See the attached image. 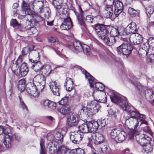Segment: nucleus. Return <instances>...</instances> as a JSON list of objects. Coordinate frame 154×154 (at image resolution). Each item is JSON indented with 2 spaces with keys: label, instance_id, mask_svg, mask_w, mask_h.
<instances>
[{
  "label": "nucleus",
  "instance_id": "f257e3e1",
  "mask_svg": "<svg viewBox=\"0 0 154 154\" xmlns=\"http://www.w3.org/2000/svg\"><path fill=\"white\" fill-rule=\"evenodd\" d=\"M31 6L34 11H37L40 13H41L44 11L46 19L48 20L50 17L51 11L50 8L48 7H46L43 10V0H35L33 2Z\"/></svg>",
  "mask_w": 154,
  "mask_h": 154
},
{
  "label": "nucleus",
  "instance_id": "f03ea898",
  "mask_svg": "<svg viewBox=\"0 0 154 154\" xmlns=\"http://www.w3.org/2000/svg\"><path fill=\"white\" fill-rule=\"evenodd\" d=\"M81 71L85 74V78L88 79L91 87H93L95 84V87L98 90L102 91L104 90L105 86L104 85L101 83L97 82L96 79L85 69H82Z\"/></svg>",
  "mask_w": 154,
  "mask_h": 154
},
{
  "label": "nucleus",
  "instance_id": "7ed1b4c3",
  "mask_svg": "<svg viewBox=\"0 0 154 154\" xmlns=\"http://www.w3.org/2000/svg\"><path fill=\"white\" fill-rule=\"evenodd\" d=\"M35 57L36 58L33 59H29L30 62L32 63V68L35 71L40 72L42 69L44 65H43L39 60L40 58V56L38 52H35Z\"/></svg>",
  "mask_w": 154,
  "mask_h": 154
},
{
  "label": "nucleus",
  "instance_id": "20e7f679",
  "mask_svg": "<svg viewBox=\"0 0 154 154\" xmlns=\"http://www.w3.org/2000/svg\"><path fill=\"white\" fill-rule=\"evenodd\" d=\"M132 49V47L131 45L125 42L117 47V51L119 54L127 55L131 53Z\"/></svg>",
  "mask_w": 154,
  "mask_h": 154
},
{
  "label": "nucleus",
  "instance_id": "39448f33",
  "mask_svg": "<svg viewBox=\"0 0 154 154\" xmlns=\"http://www.w3.org/2000/svg\"><path fill=\"white\" fill-rule=\"evenodd\" d=\"M63 14V20L60 26V29L63 30H68L70 29L73 26L71 18L69 16L68 13Z\"/></svg>",
  "mask_w": 154,
  "mask_h": 154
},
{
  "label": "nucleus",
  "instance_id": "423d86ee",
  "mask_svg": "<svg viewBox=\"0 0 154 154\" xmlns=\"http://www.w3.org/2000/svg\"><path fill=\"white\" fill-rule=\"evenodd\" d=\"M106 26L103 24L100 23H97L94 25V29L100 38L106 35L107 33Z\"/></svg>",
  "mask_w": 154,
  "mask_h": 154
},
{
  "label": "nucleus",
  "instance_id": "0eeeda50",
  "mask_svg": "<svg viewBox=\"0 0 154 154\" xmlns=\"http://www.w3.org/2000/svg\"><path fill=\"white\" fill-rule=\"evenodd\" d=\"M83 44L80 41L75 40L73 42V47L69 45H67V46L74 52L77 53L82 51Z\"/></svg>",
  "mask_w": 154,
  "mask_h": 154
},
{
  "label": "nucleus",
  "instance_id": "6e6552de",
  "mask_svg": "<svg viewBox=\"0 0 154 154\" xmlns=\"http://www.w3.org/2000/svg\"><path fill=\"white\" fill-rule=\"evenodd\" d=\"M136 137V140L138 143L143 146L148 143L151 140L150 137L142 134L137 135Z\"/></svg>",
  "mask_w": 154,
  "mask_h": 154
},
{
  "label": "nucleus",
  "instance_id": "1a4fd4ad",
  "mask_svg": "<svg viewBox=\"0 0 154 154\" xmlns=\"http://www.w3.org/2000/svg\"><path fill=\"white\" fill-rule=\"evenodd\" d=\"M83 137V134L78 131L76 133L72 132L70 135V139L72 142L75 144H79Z\"/></svg>",
  "mask_w": 154,
  "mask_h": 154
},
{
  "label": "nucleus",
  "instance_id": "9d476101",
  "mask_svg": "<svg viewBox=\"0 0 154 154\" xmlns=\"http://www.w3.org/2000/svg\"><path fill=\"white\" fill-rule=\"evenodd\" d=\"M112 101L114 103L117 104L120 106L124 101L126 100V98L124 97L121 96L119 94L115 93L110 96Z\"/></svg>",
  "mask_w": 154,
  "mask_h": 154
},
{
  "label": "nucleus",
  "instance_id": "9b49d317",
  "mask_svg": "<svg viewBox=\"0 0 154 154\" xmlns=\"http://www.w3.org/2000/svg\"><path fill=\"white\" fill-rule=\"evenodd\" d=\"M139 123L136 119L128 118L126 120L125 124L128 128L134 130L138 126Z\"/></svg>",
  "mask_w": 154,
  "mask_h": 154
},
{
  "label": "nucleus",
  "instance_id": "f8f14e48",
  "mask_svg": "<svg viewBox=\"0 0 154 154\" xmlns=\"http://www.w3.org/2000/svg\"><path fill=\"white\" fill-rule=\"evenodd\" d=\"M129 39L131 43L133 45L140 44L143 41L142 36L138 33L132 34L129 37Z\"/></svg>",
  "mask_w": 154,
  "mask_h": 154
},
{
  "label": "nucleus",
  "instance_id": "ddd939ff",
  "mask_svg": "<svg viewBox=\"0 0 154 154\" xmlns=\"http://www.w3.org/2000/svg\"><path fill=\"white\" fill-rule=\"evenodd\" d=\"M49 87L54 95L57 96L60 95L61 91V86L56 82H50Z\"/></svg>",
  "mask_w": 154,
  "mask_h": 154
},
{
  "label": "nucleus",
  "instance_id": "4468645a",
  "mask_svg": "<svg viewBox=\"0 0 154 154\" xmlns=\"http://www.w3.org/2000/svg\"><path fill=\"white\" fill-rule=\"evenodd\" d=\"M30 2L28 0H23L21 4V11L24 12L25 14L30 15L31 11L30 8Z\"/></svg>",
  "mask_w": 154,
  "mask_h": 154
},
{
  "label": "nucleus",
  "instance_id": "2eb2a0df",
  "mask_svg": "<svg viewBox=\"0 0 154 154\" xmlns=\"http://www.w3.org/2000/svg\"><path fill=\"white\" fill-rule=\"evenodd\" d=\"M78 10L79 13L76 12H75V13L77 17L78 23L79 25L82 26V29L85 27V25L84 21V17L83 11L80 5L78 6Z\"/></svg>",
  "mask_w": 154,
  "mask_h": 154
},
{
  "label": "nucleus",
  "instance_id": "dca6fc26",
  "mask_svg": "<svg viewBox=\"0 0 154 154\" xmlns=\"http://www.w3.org/2000/svg\"><path fill=\"white\" fill-rule=\"evenodd\" d=\"M141 49H140L139 53L140 55H141L143 57L147 55L151 48L148 41L141 45Z\"/></svg>",
  "mask_w": 154,
  "mask_h": 154
},
{
  "label": "nucleus",
  "instance_id": "f3484780",
  "mask_svg": "<svg viewBox=\"0 0 154 154\" xmlns=\"http://www.w3.org/2000/svg\"><path fill=\"white\" fill-rule=\"evenodd\" d=\"M79 121L75 116L73 114L69 115L67 118L66 125L68 127H72L78 125Z\"/></svg>",
  "mask_w": 154,
  "mask_h": 154
},
{
  "label": "nucleus",
  "instance_id": "a211bd4d",
  "mask_svg": "<svg viewBox=\"0 0 154 154\" xmlns=\"http://www.w3.org/2000/svg\"><path fill=\"white\" fill-rule=\"evenodd\" d=\"M10 25L16 29L21 32L25 31V28L21 23L19 22L16 19H11L10 21Z\"/></svg>",
  "mask_w": 154,
  "mask_h": 154
},
{
  "label": "nucleus",
  "instance_id": "6ab92c4d",
  "mask_svg": "<svg viewBox=\"0 0 154 154\" xmlns=\"http://www.w3.org/2000/svg\"><path fill=\"white\" fill-rule=\"evenodd\" d=\"M123 5L121 1H117L115 4L114 14L116 17H117L123 11Z\"/></svg>",
  "mask_w": 154,
  "mask_h": 154
},
{
  "label": "nucleus",
  "instance_id": "aec40b11",
  "mask_svg": "<svg viewBox=\"0 0 154 154\" xmlns=\"http://www.w3.org/2000/svg\"><path fill=\"white\" fill-rule=\"evenodd\" d=\"M106 143V142H105L104 138L102 134L98 133L96 134L94 144L96 147H101Z\"/></svg>",
  "mask_w": 154,
  "mask_h": 154
},
{
  "label": "nucleus",
  "instance_id": "412c9836",
  "mask_svg": "<svg viewBox=\"0 0 154 154\" xmlns=\"http://www.w3.org/2000/svg\"><path fill=\"white\" fill-rule=\"evenodd\" d=\"M29 71V68L27 64L24 62L23 63L18 70L19 76L20 75L22 77L25 76L27 74Z\"/></svg>",
  "mask_w": 154,
  "mask_h": 154
},
{
  "label": "nucleus",
  "instance_id": "4be33fe9",
  "mask_svg": "<svg viewBox=\"0 0 154 154\" xmlns=\"http://www.w3.org/2000/svg\"><path fill=\"white\" fill-rule=\"evenodd\" d=\"M70 110V106L68 104L62 106L60 108L57 109V111L64 116L68 115Z\"/></svg>",
  "mask_w": 154,
  "mask_h": 154
},
{
  "label": "nucleus",
  "instance_id": "5701e85b",
  "mask_svg": "<svg viewBox=\"0 0 154 154\" xmlns=\"http://www.w3.org/2000/svg\"><path fill=\"white\" fill-rule=\"evenodd\" d=\"M38 84H35V81H33L32 82H30L28 84L27 86L30 87L32 89V88H35L38 91H42L44 88V84L41 83H38Z\"/></svg>",
  "mask_w": 154,
  "mask_h": 154
},
{
  "label": "nucleus",
  "instance_id": "b1692460",
  "mask_svg": "<svg viewBox=\"0 0 154 154\" xmlns=\"http://www.w3.org/2000/svg\"><path fill=\"white\" fill-rule=\"evenodd\" d=\"M130 118H129L136 119L138 120L141 118H144L145 116L143 114L139 113L137 111L132 110L128 114Z\"/></svg>",
  "mask_w": 154,
  "mask_h": 154
},
{
  "label": "nucleus",
  "instance_id": "393cba45",
  "mask_svg": "<svg viewBox=\"0 0 154 154\" xmlns=\"http://www.w3.org/2000/svg\"><path fill=\"white\" fill-rule=\"evenodd\" d=\"M101 39L103 40L107 45L109 46L112 45L116 42L115 38L112 36L110 37H108L107 33L106 35H105L103 38Z\"/></svg>",
  "mask_w": 154,
  "mask_h": 154
},
{
  "label": "nucleus",
  "instance_id": "a878e982",
  "mask_svg": "<svg viewBox=\"0 0 154 154\" xmlns=\"http://www.w3.org/2000/svg\"><path fill=\"white\" fill-rule=\"evenodd\" d=\"M32 89L30 87H27L26 89V91L31 96H32L35 97H38L39 95V92L40 91H38L37 89L32 88Z\"/></svg>",
  "mask_w": 154,
  "mask_h": 154
},
{
  "label": "nucleus",
  "instance_id": "bb28decb",
  "mask_svg": "<svg viewBox=\"0 0 154 154\" xmlns=\"http://www.w3.org/2000/svg\"><path fill=\"white\" fill-rule=\"evenodd\" d=\"M119 28H115L114 27H109L108 29V32L109 33L111 36L115 38L118 36L120 32Z\"/></svg>",
  "mask_w": 154,
  "mask_h": 154
},
{
  "label": "nucleus",
  "instance_id": "cd10ccee",
  "mask_svg": "<svg viewBox=\"0 0 154 154\" xmlns=\"http://www.w3.org/2000/svg\"><path fill=\"white\" fill-rule=\"evenodd\" d=\"M79 128L80 130L79 132L81 131L83 133H90V127L89 126V124L88 122H87L86 123H83L81 125L79 126Z\"/></svg>",
  "mask_w": 154,
  "mask_h": 154
},
{
  "label": "nucleus",
  "instance_id": "c85d7f7f",
  "mask_svg": "<svg viewBox=\"0 0 154 154\" xmlns=\"http://www.w3.org/2000/svg\"><path fill=\"white\" fill-rule=\"evenodd\" d=\"M127 100L126 98V100L124 101L123 103H122L121 105L120 106L123 110L127 112L128 114L133 109V108L132 106L128 104Z\"/></svg>",
  "mask_w": 154,
  "mask_h": 154
},
{
  "label": "nucleus",
  "instance_id": "c756f323",
  "mask_svg": "<svg viewBox=\"0 0 154 154\" xmlns=\"http://www.w3.org/2000/svg\"><path fill=\"white\" fill-rule=\"evenodd\" d=\"M90 127V133L94 132L96 131L99 127V124L97 121L94 120L88 122Z\"/></svg>",
  "mask_w": 154,
  "mask_h": 154
},
{
  "label": "nucleus",
  "instance_id": "7c9ffc66",
  "mask_svg": "<svg viewBox=\"0 0 154 154\" xmlns=\"http://www.w3.org/2000/svg\"><path fill=\"white\" fill-rule=\"evenodd\" d=\"M104 16L107 18L111 17L113 14V10L111 7H106L104 11Z\"/></svg>",
  "mask_w": 154,
  "mask_h": 154
},
{
  "label": "nucleus",
  "instance_id": "2f4dec72",
  "mask_svg": "<svg viewBox=\"0 0 154 154\" xmlns=\"http://www.w3.org/2000/svg\"><path fill=\"white\" fill-rule=\"evenodd\" d=\"M127 30H128L129 32L132 34L137 33L136 32L137 31V29L136 28V23L134 22H131L126 27Z\"/></svg>",
  "mask_w": 154,
  "mask_h": 154
},
{
  "label": "nucleus",
  "instance_id": "473e14b6",
  "mask_svg": "<svg viewBox=\"0 0 154 154\" xmlns=\"http://www.w3.org/2000/svg\"><path fill=\"white\" fill-rule=\"evenodd\" d=\"M33 80L35 81V84H38V82L45 84V76L42 74L37 75L34 78Z\"/></svg>",
  "mask_w": 154,
  "mask_h": 154
},
{
  "label": "nucleus",
  "instance_id": "72a5a7b5",
  "mask_svg": "<svg viewBox=\"0 0 154 154\" xmlns=\"http://www.w3.org/2000/svg\"><path fill=\"white\" fill-rule=\"evenodd\" d=\"M102 152L106 154H109L111 153L112 150L109 146L108 143L107 142L104 143L103 145L99 147Z\"/></svg>",
  "mask_w": 154,
  "mask_h": 154
},
{
  "label": "nucleus",
  "instance_id": "f704fd0d",
  "mask_svg": "<svg viewBox=\"0 0 154 154\" xmlns=\"http://www.w3.org/2000/svg\"><path fill=\"white\" fill-rule=\"evenodd\" d=\"M63 2V0H53V5L55 8L57 10V11L59 12V10L61 8Z\"/></svg>",
  "mask_w": 154,
  "mask_h": 154
},
{
  "label": "nucleus",
  "instance_id": "c9c22d12",
  "mask_svg": "<svg viewBox=\"0 0 154 154\" xmlns=\"http://www.w3.org/2000/svg\"><path fill=\"white\" fill-rule=\"evenodd\" d=\"M127 136L126 134L124 131H120L118 137L116 140V142L119 143L122 142L125 139Z\"/></svg>",
  "mask_w": 154,
  "mask_h": 154
},
{
  "label": "nucleus",
  "instance_id": "e433bc0d",
  "mask_svg": "<svg viewBox=\"0 0 154 154\" xmlns=\"http://www.w3.org/2000/svg\"><path fill=\"white\" fill-rule=\"evenodd\" d=\"M87 106H92V108H93V109H94L96 113L98 112L100 107L99 105L97 104L96 101L94 100L88 102Z\"/></svg>",
  "mask_w": 154,
  "mask_h": 154
},
{
  "label": "nucleus",
  "instance_id": "4c0bfd02",
  "mask_svg": "<svg viewBox=\"0 0 154 154\" xmlns=\"http://www.w3.org/2000/svg\"><path fill=\"white\" fill-rule=\"evenodd\" d=\"M73 83L72 80L71 78H69L65 82L64 85L66 87L67 91H70L73 88Z\"/></svg>",
  "mask_w": 154,
  "mask_h": 154
},
{
  "label": "nucleus",
  "instance_id": "58836bf2",
  "mask_svg": "<svg viewBox=\"0 0 154 154\" xmlns=\"http://www.w3.org/2000/svg\"><path fill=\"white\" fill-rule=\"evenodd\" d=\"M52 69L51 67L49 65L44 66L41 71L43 74H45L46 76H48L51 73Z\"/></svg>",
  "mask_w": 154,
  "mask_h": 154
},
{
  "label": "nucleus",
  "instance_id": "ea45409f",
  "mask_svg": "<svg viewBox=\"0 0 154 154\" xmlns=\"http://www.w3.org/2000/svg\"><path fill=\"white\" fill-rule=\"evenodd\" d=\"M128 13L132 17L138 16L140 13V11L138 9H135L131 7H129L128 9Z\"/></svg>",
  "mask_w": 154,
  "mask_h": 154
},
{
  "label": "nucleus",
  "instance_id": "a19ab883",
  "mask_svg": "<svg viewBox=\"0 0 154 154\" xmlns=\"http://www.w3.org/2000/svg\"><path fill=\"white\" fill-rule=\"evenodd\" d=\"M26 80L23 79L20 80L18 84L17 88L20 91H22L25 90L26 88L25 85Z\"/></svg>",
  "mask_w": 154,
  "mask_h": 154
},
{
  "label": "nucleus",
  "instance_id": "79ce46f5",
  "mask_svg": "<svg viewBox=\"0 0 154 154\" xmlns=\"http://www.w3.org/2000/svg\"><path fill=\"white\" fill-rule=\"evenodd\" d=\"M154 12V6L150 5L146 8V13L147 17L150 18V20H152V17H151V15H152Z\"/></svg>",
  "mask_w": 154,
  "mask_h": 154
},
{
  "label": "nucleus",
  "instance_id": "37998d69",
  "mask_svg": "<svg viewBox=\"0 0 154 154\" xmlns=\"http://www.w3.org/2000/svg\"><path fill=\"white\" fill-rule=\"evenodd\" d=\"M19 66L15 63H12L11 65V69L13 72L17 76H19L18 68Z\"/></svg>",
  "mask_w": 154,
  "mask_h": 154
},
{
  "label": "nucleus",
  "instance_id": "c03bdc74",
  "mask_svg": "<svg viewBox=\"0 0 154 154\" xmlns=\"http://www.w3.org/2000/svg\"><path fill=\"white\" fill-rule=\"evenodd\" d=\"M120 131L116 128H113L112 129L110 133V135L112 138L116 140L118 137V136L120 133Z\"/></svg>",
  "mask_w": 154,
  "mask_h": 154
},
{
  "label": "nucleus",
  "instance_id": "a18cd8bd",
  "mask_svg": "<svg viewBox=\"0 0 154 154\" xmlns=\"http://www.w3.org/2000/svg\"><path fill=\"white\" fill-rule=\"evenodd\" d=\"M11 139V136L9 135H6L5 136L3 143L6 147H9L10 146Z\"/></svg>",
  "mask_w": 154,
  "mask_h": 154
},
{
  "label": "nucleus",
  "instance_id": "49530a36",
  "mask_svg": "<svg viewBox=\"0 0 154 154\" xmlns=\"http://www.w3.org/2000/svg\"><path fill=\"white\" fill-rule=\"evenodd\" d=\"M143 146H144L143 149L144 150V152L147 154L149 152H151L152 150V146L149 142Z\"/></svg>",
  "mask_w": 154,
  "mask_h": 154
},
{
  "label": "nucleus",
  "instance_id": "de8ad7c7",
  "mask_svg": "<svg viewBox=\"0 0 154 154\" xmlns=\"http://www.w3.org/2000/svg\"><path fill=\"white\" fill-rule=\"evenodd\" d=\"M63 135L60 132H57L56 133V142L57 141L59 143H61L63 140Z\"/></svg>",
  "mask_w": 154,
  "mask_h": 154
},
{
  "label": "nucleus",
  "instance_id": "09e8293b",
  "mask_svg": "<svg viewBox=\"0 0 154 154\" xmlns=\"http://www.w3.org/2000/svg\"><path fill=\"white\" fill-rule=\"evenodd\" d=\"M47 148H48L49 153L53 154L54 153V150L55 147H54V145L52 142H49Z\"/></svg>",
  "mask_w": 154,
  "mask_h": 154
},
{
  "label": "nucleus",
  "instance_id": "8fccbe9b",
  "mask_svg": "<svg viewBox=\"0 0 154 154\" xmlns=\"http://www.w3.org/2000/svg\"><path fill=\"white\" fill-rule=\"evenodd\" d=\"M82 51L85 54L88 55L90 54L91 49L88 46L83 44Z\"/></svg>",
  "mask_w": 154,
  "mask_h": 154
},
{
  "label": "nucleus",
  "instance_id": "3c124183",
  "mask_svg": "<svg viewBox=\"0 0 154 154\" xmlns=\"http://www.w3.org/2000/svg\"><path fill=\"white\" fill-rule=\"evenodd\" d=\"M46 138L50 142H56L55 137L51 133H48L46 136Z\"/></svg>",
  "mask_w": 154,
  "mask_h": 154
},
{
  "label": "nucleus",
  "instance_id": "603ef678",
  "mask_svg": "<svg viewBox=\"0 0 154 154\" xmlns=\"http://www.w3.org/2000/svg\"><path fill=\"white\" fill-rule=\"evenodd\" d=\"M19 98L20 100V107L22 108L23 110H25L26 112L28 111V109L24 103L23 100L22 99L21 97L20 96H19Z\"/></svg>",
  "mask_w": 154,
  "mask_h": 154
},
{
  "label": "nucleus",
  "instance_id": "864d4df0",
  "mask_svg": "<svg viewBox=\"0 0 154 154\" xmlns=\"http://www.w3.org/2000/svg\"><path fill=\"white\" fill-rule=\"evenodd\" d=\"M42 19V17L37 14H35L32 16V19L31 20V22H34L35 23H38Z\"/></svg>",
  "mask_w": 154,
  "mask_h": 154
},
{
  "label": "nucleus",
  "instance_id": "5fc2aeb1",
  "mask_svg": "<svg viewBox=\"0 0 154 154\" xmlns=\"http://www.w3.org/2000/svg\"><path fill=\"white\" fill-rule=\"evenodd\" d=\"M145 93L146 97L151 99L152 97L154 92L151 89H148L145 91Z\"/></svg>",
  "mask_w": 154,
  "mask_h": 154
},
{
  "label": "nucleus",
  "instance_id": "6e6d98bb",
  "mask_svg": "<svg viewBox=\"0 0 154 154\" xmlns=\"http://www.w3.org/2000/svg\"><path fill=\"white\" fill-rule=\"evenodd\" d=\"M34 48V47L33 46L32 48L25 47L23 48L22 50V54L23 55L26 54L30 51H32Z\"/></svg>",
  "mask_w": 154,
  "mask_h": 154
},
{
  "label": "nucleus",
  "instance_id": "4d7b16f0",
  "mask_svg": "<svg viewBox=\"0 0 154 154\" xmlns=\"http://www.w3.org/2000/svg\"><path fill=\"white\" fill-rule=\"evenodd\" d=\"M68 97H64L58 102V103L59 104L62 106L67 104V103L68 101Z\"/></svg>",
  "mask_w": 154,
  "mask_h": 154
},
{
  "label": "nucleus",
  "instance_id": "13d9d810",
  "mask_svg": "<svg viewBox=\"0 0 154 154\" xmlns=\"http://www.w3.org/2000/svg\"><path fill=\"white\" fill-rule=\"evenodd\" d=\"M4 133L5 134V136L6 135H9L11 136V138H12V135L11 134V130L10 128H5L4 127Z\"/></svg>",
  "mask_w": 154,
  "mask_h": 154
},
{
  "label": "nucleus",
  "instance_id": "bf43d9fd",
  "mask_svg": "<svg viewBox=\"0 0 154 154\" xmlns=\"http://www.w3.org/2000/svg\"><path fill=\"white\" fill-rule=\"evenodd\" d=\"M114 2V0H105L104 4L106 6V7H112Z\"/></svg>",
  "mask_w": 154,
  "mask_h": 154
},
{
  "label": "nucleus",
  "instance_id": "052dcab7",
  "mask_svg": "<svg viewBox=\"0 0 154 154\" xmlns=\"http://www.w3.org/2000/svg\"><path fill=\"white\" fill-rule=\"evenodd\" d=\"M108 114L109 116L115 119L116 118L118 113L116 111H114L112 109H110L109 111Z\"/></svg>",
  "mask_w": 154,
  "mask_h": 154
},
{
  "label": "nucleus",
  "instance_id": "680f3d73",
  "mask_svg": "<svg viewBox=\"0 0 154 154\" xmlns=\"http://www.w3.org/2000/svg\"><path fill=\"white\" fill-rule=\"evenodd\" d=\"M41 149L40 153L41 154H45V149L44 146V142L42 140H41L40 143Z\"/></svg>",
  "mask_w": 154,
  "mask_h": 154
},
{
  "label": "nucleus",
  "instance_id": "e2e57ef3",
  "mask_svg": "<svg viewBox=\"0 0 154 154\" xmlns=\"http://www.w3.org/2000/svg\"><path fill=\"white\" fill-rule=\"evenodd\" d=\"M85 20L88 23H92L94 21V17L92 15H88L86 16Z\"/></svg>",
  "mask_w": 154,
  "mask_h": 154
},
{
  "label": "nucleus",
  "instance_id": "0e129e2a",
  "mask_svg": "<svg viewBox=\"0 0 154 154\" xmlns=\"http://www.w3.org/2000/svg\"><path fill=\"white\" fill-rule=\"evenodd\" d=\"M98 124H99V126H100L101 127L105 126L107 124L105 119H103V120H99L97 121Z\"/></svg>",
  "mask_w": 154,
  "mask_h": 154
},
{
  "label": "nucleus",
  "instance_id": "69168bd1",
  "mask_svg": "<svg viewBox=\"0 0 154 154\" xmlns=\"http://www.w3.org/2000/svg\"><path fill=\"white\" fill-rule=\"evenodd\" d=\"M147 61L148 63H154V55L152 54H149L147 58Z\"/></svg>",
  "mask_w": 154,
  "mask_h": 154
},
{
  "label": "nucleus",
  "instance_id": "338daca9",
  "mask_svg": "<svg viewBox=\"0 0 154 154\" xmlns=\"http://www.w3.org/2000/svg\"><path fill=\"white\" fill-rule=\"evenodd\" d=\"M148 42L150 45V47L154 49V37H150L148 40Z\"/></svg>",
  "mask_w": 154,
  "mask_h": 154
},
{
  "label": "nucleus",
  "instance_id": "774afa93",
  "mask_svg": "<svg viewBox=\"0 0 154 154\" xmlns=\"http://www.w3.org/2000/svg\"><path fill=\"white\" fill-rule=\"evenodd\" d=\"M73 151L74 152L75 154H84L85 153L84 150L80 148H78Z\"/></svg>",
  "mask_w": 154,
  "mask_h": 154
}]
</instances>
